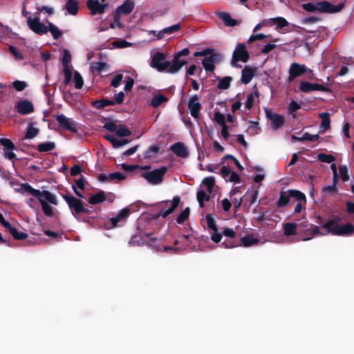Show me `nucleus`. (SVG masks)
Masks as SVG:
<instances>
[{
    "instance_id": "1",
    "label": "nucleus",
    "mask_w": 354,
    "mask_h": 354,
    "mask_svg": "<svg viewBox=\"0 0 354 354\" xmlns=\"http://www.w3.org/2000/svg\"><path fill=\"white\" fill-rule=\"evenodd\" d=\"M24 191L28 192L32 196L37 198L41 205L44 214L47 216H52L53 215L52 207L46 203L49 202L51 204L57 205L56 196L48 190L40 191L34 189L30 185L24 183L21 185Z\"/></svg>"
},
{
    "instance_id": "2",
    "label": "nucleus",
    "mask_w": 354,
    "mask_h": 354,
    "mask_svg": "<svg viewBox=\"0 0 354 354\" xmlns=\"http://www.w3.org/2000/svg\"><path fill=\"white\" fill-rule=\"evenodd\" d=\"M338 221V217L330 219L322 225V227L326 229L328 232H330L331 234L335 236H344L354 233V226L351 223H346L343 225H339Z\"/></svg>"
},
{
    "instance_id": "3",
    "label": "nucleus",
    "mask_w": 354,
    "mask_h": 354,
    "mask_svg": "<svg viewBox=\"0 0 354 354\" xmlns=\"http://www.w3.org/2000/svg\"><path fill=\"white\" fill-rule=\"evenodd\" d=\"M63 199L67 203L72 215L78 221H80L82 214H89L90 210L84 207V203L80 199L75 197L71 194H62Z\"/></svg>"
},
{
    "instance_id": "4",
    "label": "nucleus",
    "mask_w": 354,
    "mask_h": 354,
    "mask_svg": "<svg viewBox=\"0 0 354 354\" xmlns=\"http://www.w3.org/2000/svg\"><path fill=\"white\" fill-rule=\"evenodd\" d=\"M293 198L297 201H304L306 203V197L304 193L297 189H290L287 192H280L279 198L275 205L277 207L281 208L291 203V198Z\"/></svg>"
},
{
    "instance_id": "5",
    "label": "nucleus",
    "mask_w": 354,
    "mask_h": 354,
    "mask_svg": "<svg viewBox=\"0 0 354 354\" xmlns=\"http://www.w3.org/2000/svg\"><path fill=\"white\" fill-rule=\"evenodd\" d=\"M167 171L166 167L155 169L151 171L142 173L140 176L145 178L149 184L158 185L163 181L165 174Z\"/></svg>"
},
{
    "instance_id": "6",
    "label": "nucleus",
    "mask_w": 354,
    "mask_h": 354,
    "mask_svg": "<svg viewBox=\"0 0 354 354\" xmlns=\"http://www.w3.org/2000/svg\"><path fill=\"white\" fill-rule=\"evenodd\" d=\"M167 53L156 52L151 57L150 66L158 72H164L169 66L170 62L167 60Z\"/></svg>"
},
{
    "instance_id": "7",
    "label": "nucleus",
    "mask_w": 354,
    "mask_h": 354,
    "mask_svg": "<svg viewBox=\"0 0 354 354\" xmlns=\"http://www.w3.org/2000/svg\"><path fill=\"white\" fill-rule=\"evenodd\" d=\"M250 57L249 53L245 49V45L243 43H239L237 44L232 55V65L234 67L239 66L234 63L236 62H247Z\"/></svg>"
},
{
    "instance_id": "8",
    "label": "nucleus",
    "mask_w": 354,
    "mask_h": 354,
    "mask_svg": "<svg viewBox=\"0 0 354 354\" xmlns=\"http://www.w3.org/2000/svg\"><path fill=\"white\" fill-rule=\"evenodd\" d=\"M27 25L33 32L39 35H43L47 33L48 26L41 22L39 17L32 18L31 17H28L27 18Z\"/></svg>"
},
{
    "instance_id": "9",
    "label": "nucleus",
    "mask_w": 354,
    "mask_h": 354,
    "mask_svg": "<svg viewBox=\"0 0 354 354\" xmlns=\"http://www.w3.org/2000/svg\"><path fill=\"white\" fill-rule=\"evenodd\" d=\"M53 117L56 120L61 129L68 130L71 132L77 131L76 124L72 119L68 118L64 114H55Z\"/></svg>"
},
{
    "instance_id": "10",
    "label": "nucleus",
    "mask_w": 354,
    "mask_h": 354,
    "mask_svg": "<svg viewBox=\"0 0 354 354\" xmlns=\"http://www.w3.org/2000/svg\"><path fill=\"white\" fill-rule=\"evenodd\" d=\"M266 117L271 121V128L272 130H277L281 128L285 122L284 117L272 111L269 109H266Z\"/></svg>"
},
{
    "instance_id": "11",
    "label": "nucleus",
    "mask_w": 354,
    "mask_h": 354,
    "mask_svg": "<svg viewBox=\"0 0 354 354\" xmlns=\"http://www.w3.org/2000/svg\"><path fill=\"white\" fill-rule=\"evenodd\" d=\"M317 3L318 12L323 13H336L341 11L344 6V3H340L338 5H333L326 1H320Z\"/></svg>"
},
{
    "instance_id": "12",
    "label": "nucleus",
    "mask_w": 354,
    "mask_h": 354,
    "mask_svg": "<svg viewBox=\"0 0 354 354\" xmlns=\"http://www.w3.org/2000/svg\"><path fill=\"white\" fill-rule=\"evenodd\" d=\"M308 225H310V227L308 228L305 230V237L304 238V241L310 240L315 236L324 235V234H327L328 233L331 234L330 232H326L324 234L320 232L319 227L318 226H314L312 224H308L307 221H302V222L299 223V224H297V227H306ZM326 231H327L326 229Z\"/></svg>"
},
{
    "instance_id": "13",
    "label": "nucleus",
    "mask_w": 354,
    "mask_h": 354,
    "mask_svg": "<svg viewBox=\"0 0 354 354\" xmlns=\"http://www.w3.org/2000/svg\"><path fill=\"white\" fill-rule=\"evenodd\" d=\"M205 219L207 221L208 228L213 231L211 233V239L214 243H219L222 239V234L218 232V229L213 216L212 214H207Z\"/></svg>"
},
{
    "instance_id": "14",
    "label": "nucleus",
    "mask_w": 354,
    "mask_h": 354,
    "mask_svg": "<svg viewBox=\"0 0 354 354\" xmlns=\"http://www.w3.org/2000/svg\"><path fill=\"white\" fill-rule=\"evenodd\" d=\"M200 96L198 95H193L189 100L187 108L190 111L191 115L198 120L200 115V111L202 108V104L198 102Z\"/></svg>"
},
{
    "instance_id": "15",
    "label": "nucleus",
    "mask_w": 354,
    "mask_h": 354,
    "mask_svg": "<svg viewBox=\"0 0 354 354\" xmlns=\"http://www.w3.org/2000/svg\"><path fill=\"white\" fill-rule=\"evenodd\" d=\"M135 7L133 0H126L121 6H120L115 11L114 15V21H117L120 19L121 15L130 14Z\"/></svg>"
},
{
    "instance_id": "16",
    "label": "nucleus",
    "mask_w": 354,
    "mask_h": 354,
    "mask_svg": "<svg viewBox=\"0 0 354 354\" xmlns=\"http://www.w3.org/2000/svg\"><path fill=\"white\" fill-rule=\"evenodd\" d=\"M222 56L218 53H214L202 60V64L206 71L213 72L215 69L214 64L219 62Z\"/></svg>"
},
{
    "instance_id": "17",
    "label": "nucleus",
    "mask_w": 354,
    "mask_h": 354,
    "mask_svg": "<svg viewBox=\"0 0 354 354\" xmlns=\"http://www.w3.org/2000/svg\"><path fill=\"white\" fill-rule=\"evenodd\" d=\"M307 70L308 68L304 64H299L296 62L292 63L289 69L288 82L293 81L296 77L307 72Z\"/></svg>"
},
{
    "instance_id": "18",
    "label": "nucleus",
    "mask_w": 354,
    "mask_h": 354,
    "mask_svg": "<svg viewBox=\"0 0 354 354\" xmlns=\"http://www.w3.org/2000/svg\"><path fill=\"white\" fill-rule=\"evenodd\" d=\"M86 6L90 10L92 15L103 14L105 8L109 6L108 3H101L99 0H88Z\"/></svg>"
},
{
    "instance_id": "19",
    "label": "nucleus",
    "mask_w": 354,
    "mask_h": 354,
    "mask_svg": "<svg viewBox=\"0 0 354 354\" xmlns=\"http://www.w3.org/2000/svg\"><path fill=\"white\" fill-rule=\"evenodd\" d=\"M15 107L17 112L21 115H28L34 111L32 103L27 100L19 101Z\"/></svg>"
},
{
    "instance_id": "20",
    "label": "nucleus",
    "mask_w": 354,
    "mask_h": 354,
    "mask_svg": "<svg viewBox=\"0 0 354 354\" xmlns=\"http://www.w3.org/2000/svg\"><path fill=\"white\" fill-rule=\"evenodd\" d=\"M170 150L177 156L183 158H187L189 155V151L185 144L180 142H176L171 145Z\"/></svg>"
},
{
    "instance_id": "21",
    "label": "nucleus",
    "mask_w": 354,
    "mask_h": 354,
    "mask_svg": "<svg viewBox=\"0 0 354 354\" xmlns=\"http://www.w3.org/2000/svg\"><path fill=\"white\" fill-rule=\"evenodd\" d=\"M187 63V61L184 59H176V57H174L172 62H170L169 66H168L165 71L171 74L176 73L183 66L186 65Z\"/></svg>"
},
{
    "instance_id": "22",
    "label": "nucleus",
    "mask_w": 354,
    "mask_h": 354,
    "mask_svg": "<svg viewBox=\"0 0 354 354\" xmlns=\"http://www.w3.org/2000/svg\"><path fill=\"white\" fill-rule=\"evenodd\" d=\"M129 213L130 209L129 208H124L121 209L115 216L111 218V227H116L120 221L126 219L129 216Z\"/></svg>"
},
{
    "instance_id": "23",
    "label": "nucleus",
    "mask_w": 354,
    "mask_h": 354,
    "mask_svg": "<svg viewBox=\"0 0 354 354\" xmlns=\"http://www.w3.org/2000/svg\"><path fill=\"white\" fill-rule=\"evenodd\" d=\"M255 71L250 67L245 66L241 72V81L244 84H248L250 82L254 76Z\"/></svg>"
},
{
    "instance_id": "24",
    "label": "nucleus",
    "mask_w": 354,
    "mask_h": 354,
    "mask_svg": "<svg viewBox=\"0 0 354 354\" xmlns=\"http://www.w3.org/2000/svg\"><path fill=\"white\" fill-rule=\"evenodd\" d=\"M8 232L12 237L17 241L24 240L28 238V235L23 232H19L15 227H12L10 223L6 228Z\"/></svg>"
},
{
    "instance_id": "25",
    "label": "nucleus",
    "mask_w": 354,
    "mask_h": 354,
    "mask_svg": "<svg viewBox=\"0 0 354 354\" xmlns=\"http://www.w3.org/2000/svg\"><path fill=\"white\" fill-rule=\"evenodd\" d=\"M218 17L223 21L224 24L227 26L234 27L238 25L237 20L232 19L231 15L225 12H222L218 14Z\"/></svg>"
},
{
    "instance_id": "26",
    "label": "nucleus",
    "mask_w": 354,
    "mask_h": 354,
    "mask_svg": "<svg viewBox=\"0 0 354 354\" xmlns=\"http://www.w3.org/2000/svg\"><path fill=\"white\" fill-rule=\"evenodd\" d=\"M283 234L286 236H290L297 234V223L295 222L286 223L283 225Z\"/></svg>"
},
{
    "instance_id": "27",
    "label": "nucleus",
    "mask_w": 354,
    "mask_h": 354,
    "mask_svg": "<svg viewBox=\"0 0 354 354\" xmlns=\"http://www.w3.org/2000/svg\"><path fill=\"white\" fill-rule=\"evenodd\" d=\"M319 118L322 119V122L320 124V128H322L323 130L320 131V133H324L326 130L330 129V115L328 112H323L319 114Z\"/></svg>"
},
{
    "instance_id": "28",
    "label": "nucleus",
    "mask_w": 354,
    "mask_h": 354,
    "mask_svg": "<svg viewBox=\"0 0 354 354\" xmlns=\"http://www.w3.org/2000/svg\"><path fill=\"white\" fill-rule=\"evenodd\" d=\"M106 200V194L105 192L102 190L98 192L97 193L92 195L88 198V203L91 205H97L101 203H103Z\"/></svg>"
},
{
    "instance_id": "29",
    "label": "nucleus",
    "mask_w": 354,
    "mask_h": 354,
    "mask_svg": "<svg viewBox=\"0 0 354 354\" xmlns=\"http://www.w3.org/2000/svg\"><path fill=\"white\" fill-rule=\"evenodd\" d=\"M167 101L168 98L165 95L162 94H156L152 97L150 105L153 108H158L162 103L167 102Z\"/></svg>"
},
{
    "instance_id": "30",
    "label": "nucleus",
    "mask_w": 354,
    "mask_h": 354,
    "mask_svg": "<svg viewBox=\"0 0 354 354\" xmlns=\"http://www.w3.org/2000/svg\"><path fill=\"white\" fill-rule=\"evenodd\" d=\"M48 31L51 33L53 39L56 40L61 37L63 35V32L61 31V30H59L57 26L50 21L48 22L47 26V32Z\"/></svg>"
},
{
    "instance_id": "31",
    "label": "nucleus",
    "mask_w": 354,
    "mask_h": 354,
    "mask_svg": "<svg viewBox=\"0 0 354 354\" xmlns=\"http://www.w3.org/2000/svg\"><path fill=\"white\" fill-rule=\"evenodd\" d=\"M65 8L68 12L72 15H75L78 12V2L76 0H68Z\"/></svg>"
},
{
    "instance_id": "32",
    "label": "nucleus",
    "mask_w": 354,
    "mask_h": 354,
    "mask_svg": "<svg viewBox=\"0 0 354 354\" xmlns=\"http://www.w3.org/2000/svg\"><path fill=\"white\" fill-rule=\"evenodd\" d=\"M92 105L97 109H101L107 106H113L115 105V102H113V100L103 98L100 100H95L92 102Z\"/></svg>"
},
{
    "instance_id": "33",
    "label": "nucleus",
    "mask_w": 354,
    "mask_h": 354,
    "mask_svg": "<svg viewBox=\"0 0 354 354\" xmlns=\"http://www.w3.org/2000/svg\"><path fill=\"white\" fill-rule=\"evenodd\" d=\"M91 69L93 73H101L109 69V65L105 62H93L91 64Z\"/></svg>"
},
{
    "instance_id": "34",
    "label": "nucleus",
    "mask_w": 354,
    "mask_h": 354,
    "mask_svg": "<svg viewBox=\"0 0 354 354\" xmlns=\"http://www.w3.org/2000/svg\"><path fill=\"white\" fill-rule=\"evenodd\" d=\"M241 240L242 245L245 247H249L259 243V239L252 234L245 235Z\"/></svg>"
},
{
    "instance_id": "35",
    "label": "nucleus",
    "mask_w": 354,
    "mask_h": 354,
    "mask_svg": "<svg viewBox=\"0 0 354 354\" xmlns=\"http://www.w3.org/2000/svg\"><path fill=\"white\" fill-rule=\"evenodd\" d=\"M258 195L259 191L257 189H254L253 187L249 188L245 193V197L248 198L250 205H252L256 202Z\"/></svg>"
},
{
    "instance_id": "36",
    "label": "nucleus",
    "mask_w": 354,
    "mask_h": 354,
    "mask_svg": "<svg viewBox=\"0 0 354 354\" xmlns=\"http://www.w3.org/2000/svg\"><path fill=\"white\" fill-rule=\"evenodd\" d=\"M0 145L3 147V151H13L16 149L15 144L8 138H0Z\"/></svg>"
},
{
    "instance_id": "37",
    "label": "nucleus",
    "mask_w": 354,
    "mask_h": 354,
    "mask_svg": "<svg viewBox=\"0 0 354 354\" xmlns=\"http://www.w3.org/2000/svg\"><path fill=\"white\" fill-rule=\"evenodd\" d=\"M55 148V144L53 142H42L37 145V150L39 152H48Z\"/></svg>"
},
{
    "instance_id": "38",
    "label": "nucleus",
    "mask_w": 354,
    "mask_h": 354,
    "mask_svg": "<svg viewBox=\"0 0 354 354\" xmlns=\"http://www.w3.org/2000/svg\"><path fill=\"white\" fill-rule=\"evenodd\" d=\"M71 61V55L68 50H64V54L62 59V63L63 65V70L66 69H71L69 66V63Z\"/></svg>"
},
{
    "instance_id": "39",
    "label": "nucleus",
    "mask_w": 354,
    "mask_h": 354,
    "mask_svg": "<svg viewBox=\"0 0 354 354\" xmlns=\"http://www.w3.org/2000/svg\"><path fill=\"white\" fill-rule=\"evenodd\" d=\"M232 81V77H230V76L224 77L223 78L220 80V81L217 85V88L219 89H223V90L227 89L230 87V83Z\"/></svg>"
},
{
    "instance_id": "40",
    "label": "nucleus",
    "mask_w": 354,
    "mask_h": 354,
    "mask_svg": "<svg viewBox=\"0 0 354 354\" xmlns=\"http://www.w3.org/2000/svg\"><path fill=\"white\" fill-rule=\"evenodd\" d=\"M190 209L189 207L184 209L177 216L176 222L178 224H183L185 221L189 218Z\"/></svg>"
},
{
    "instance_id": "41",
    "label": "nucleus",
    "mask_w": 354,
    "mask_h": 354,
    "mask_svg": "<svg viewBox=\"0 0 354 354\" xmlns=\"http://www.w3.org/2000/svg\"><path fill=\"white\" fill-rule=\"evenodd\" d=\"M160 151V147L158 145H153L148 148L143 155L144 158H151L157 154Z\"/></svg>"
},
{
    "instance_id": "42",
    "label": "nucleus",
    "mask_w": 354,
    "mask_h": 354,
    "mask_svg": "<svg viewBox=\"0 0 354 354\" xmlns=\"http://www.w3.org/2000/svg\"><path fill=\"white\" fill-rule=\"evenodd\" d=\"M203 185L207 187V191L212 193L215 186V178L214 176L206 177L203 180Z\"/></svg>"
},
{
    "instance_id": "43",
    "label": "nucleus",
    "mask_w": 354,
    "mask_h": 354,
    "mask_svg": "<svg viewBox=\"0 0 354 354\" xmlns=\"http://www.w3.org/2000/svg\"><path fill=\"white\" fill-rule=\"evenodd\" d=\"M116 135L119 137L129 136L131 134V131L123 124L119 125L116 131Z\"/></svg>"
},
{
    "instance_id": "44",
    "label": "nucleus",
    "mask_w": 354,
    "mask_h": 354,
    "mask_svg": "<svg viewBox=\"0 0 354 354\" xmlns=\"http://www.w3.org/2000/svg\"><path fill=\"white\" fill-rule=\"evenodd\" d=\"M274 24L277 25V28L281 29L288 26V21L283 17H278L272 19Z\"/></svg>"
},
{
    "instance_id": "45",
    "label": "nucleus",
    "mask_w": 354,
    "mask_h": 354,
    "mask_svg": "<svg viewBox=\"0 0 354 354\" xmlns=\"http://www.w3.org/2000/svg\"><path fill=\"white\" fill-rule=\"evenodd\" d=\"M317 158L319 161L326 163H331L335 160L333 155L324 153H319L317 155Z\"/></svg>"
},
{
    "instance_id": "46",
    "label": "nucleus",
    "mask_w": 354,
    "mask_h": 354,
    "mask_svg": "<svg viewBox=\"0 0 354 354\" xmlns=\"http://www.w3.org/2000/svg\"><path fill=\"white\" fill-rule=\"evenodd\" d=\"M74 82L75 88L77 89H81L84 84V80L78 71H75L74 73Z\"/></svg>"
},
{
    "instance_id": "47",
    "label": "nucleus",
    "mask_w": 354,
    "mask_h": 354,
    "mask_svg": "<svg viewBox=\"0 0 354 354\" xmlns=\"http://www.w3.org/2000/svg\"><path fill=\"white\" fill-rule=\"evenodd\" d=\"M104 138L111 143L113 148L117 149L122 147L121 140L115 138L112 135L107 134L105 135Z\"/></svg>"
},
{
    "instance_id": "48",
    "label": "nucleus",
    "mask_w": 354,
    "mask_h": 354,
    "mask_svg": "<svg viewBox=\"0 0 354 354\" xmlns=\"http://www.w3.org/2000/svg\"><path fill=\"white\" fill-rule=\"evenodd\" d=\"M299 89L303 93H309L313 91V84L306 81H301Z\"/></svg>"
},
{
    "instance_id": "49",
    "label": "nucleus",
    "mask_w": 354,
    "mask_h": 354,
    "mask_svg": "<svg viewBox=\"0 0 354 354\" xmlns=\"http://www.w3.org/2000/svg\"><path fill=\"white\" fill-rule=\"evenodd\" d=\"M339 171L340 174V178L343 182H346L348 180L349 176L348 174V167L346 165H339Z\"/></svg>"
},
{
    "instance_id": "50",
    "label": "nucleus",
    "mask_w": 354,
    "mask_h": 354,
    "mask_svg": "<svg viewBox=\"0 0 354 354\" xmlns=\"http://www.w3.org/2000/svg\"><path fill=\"white\" fill-rule=\"evenodd\" d=\"M39 133V129L32 127H30L27 129L25 134L26 139H32Z\"/></svg>"
},
{
    "instance_id": "51",
    "label": "nucleus",
    "mask_w": 354,
    "mask_h": 354,
    "mask_svg": "<svg viewBox=\"0 0 354 354\" xmlns=\"http://www.w3.org/2000/svg\"><path fill=\"white\" fill-rule=\"evenodd\" d=\"M12 86L16 91H22L28 86V84L26 82L15 80L12 82Z\"/></svg>"
},
{
    "instance_id": "52",
    "label": "nucleus",
    "mask_w": 354,
    "mask_h": 354,
    "mask_svg": "<svg viewBox=\"0 0 354 354\" xmlns=\"http://www.w3.org/2000/svg\"><path fill=\"white\" fill-rule=\"evenodd\" d=\"M126 178V176L120 171L111 173L109 174V181L123 180Z\"/></svg>"
},
{
    "instance_id": "53",
    "label": "nucleus",
    "mask_w": 354,
    "mask_h": 354,
    "mask_svg": "<svg viewBox=\"0 0 354 354\" xmlns=\"http://www.w3.org/2000/svg\"><path fill=\"white\" fill-rule=\"evenodd\" d=\"M302 141H319L320 136L318 134L311 135L309 133H304L301 136Z\"/></svg>"
},
{
    "instance_id": "54",
    "label": "nucleus",
    "mask_w": 354,
    "mask_h": 354,
    "mask_svg": "<svg viewBox=\"0 0 354 354\" xmlns=\"http://www.w3.org/2000/svg\"><path fill=\"white\" fill-rule=\"evenodd\" d=\"M214 120L221 127L227 125L225 115L218 111L214 113Z\"/></svg>"
},
{
    "instance_id": "55",
    "label": "nucleus",
    "mask_w": 354,
    "mask_h": 354,
    "mask_svg": "<svg viewBox=\"0 0 354 354\" xmlns=\"http://www.w3.org/2000/svg\"><path fill=\"white\" fill-rule=\"evenodd\" d=\"M9 50L10 53L15 57V59L22 60L24 59L22 53L19 52L15 46H10Z\"/></svg>"
},
{
    "instance_id": "56",
    "label": "nucleus",
    "mask_w": 354,
    "mask_h": 354,
    "mask_svg": "<svg viewBox=\"0 0 354 354\" xmlns=\"http://www.w3.org/2000/svg\"><path fill=\"white\" fill-rule=\"evenodd\" d=\"M181 28V26L179 24H174L173 26H171L169 27L165 28L163 29V32H165V34L171 35L173 34L178 30H180Z\"/></svg>"
},
{
    "instance_id": "57",
    "label": "nucleus",
    "mask_w": 354,
    "mask_h": 354,
    "mask_svg": "<svg viewBox=\"0 0 354 354\" xmlns=\"http://www.w3.org/2000/svg\"><path fill=\"white\" fill-rule=\"evenodd\" d=\"M303 8L310 12L318 11V3L314 4L313 3H306L302 5Z\"/></svg>"
},
{
    "instance_id": "58",
    "label": "nucleus",
    "mask_w": 354,
    "mask_h": 354,
    "mask_svg": "<svg viewBox=\"0 0 354 354\" xmlns=\"http://www.w3.org/2000/svg\"><path fill=\"white\" fill-rule=\"evenodd\" d=\"M313 91L329 92L330 89L328 84H313Z\"/></svg>"
},
{
    "instance_id": "59",
    "label": "nucleus",
    "mask_w": 354,
    "mask_h": 354,
    "mask_svg": "<svg viewBox=\"0 0 354 354\" xmlns=\"http://www.w3.org/2000/svg\"><path fill=\"white\" fill-rule=\"evenodd\" d=\"M180 202V198L178 196H174L171 201V205L169 208L167 209V210L171 214L179 205Z\"/></svg>"
},
{
    "instance_id": "60",
    "label": "nucleus",
    "mask_w": 354,
    "mask_h": 354,
    "mask_svg": "<svg viewBox=\"0 0 354 354\" xmlns=\"http://www.w3.org/2000/svg\"><path fill=\"white\" fill-rule=\"evenodd\" d=\"M213 51H214V49L212 48H206V49H204L201 51H196L194 53V57H202V56H205V57L207 56V55H212L213 53Z\"/></svg>"
},
{
    "instance_id": "61",
    "label": "nucleus",
    "mask_w": 354,
    "mask_h": 354,
    "mask_svg": "<svg viewBox=\"0 0 354 354\" xmlns=\"http://www.w3.org/2000/svg\"><path fill=\"white\" fill-rule=\"evenodd\" d=\"M122 78H123V75L122 74L116 75L111 80V86L114 88H117L120 84V83L122 80Z\"/></svg>"
},
{
    "instance_id": "62",
    "label": "nucleus",
    "mask_w": 354,
    "mask_h": 354,
    "mask_svg": "<svg viewBox=\"0 0 354 354\" xmlns=\"http://www.w3.org/2000/svg\"><path fill=\"white\" fill-rule=\"evenodd\" d=\"M267 37L266 35H264L263 33H259V34H253L252 35L250 38L248 40V43L250 44L256 40H262Z\"/></svg>"
},
{
    "instance_id": "63",
    "label": "nucleus",
    "mask_w": 354,
    "mask_h": 354,
    "mask_svg": "<svg viewBox=\"0 0 354 354\" xmlns=\"http://www.w3.org/2000/svg\"><path fill=\"white\" fill-rule=\"evenodd\" d=\"M124 93L122 91L116 93L113 100V102H115V105L122 104L124 102Z\"/></svg>"
},
{
    "instance_id": "64",
    "label": "nucleus",
    "mask_w": 354,
    "mask_h": 354,
    "mask_svg": "<svg viewBox=\"0 0 354 354\" xmlns=\"http://www.w3.org/2000/svg\"><path fill=\"white\" fill-rule=\"evenodd\" d=\"M103 128L110 132H112V133L115 132L116 133L118 126L113 122H109L105 123L104 125L103 126Z\"/></svg>"
}]
</instances>
